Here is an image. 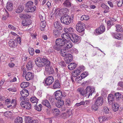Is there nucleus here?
Segmentation results:
<instances>
[{"label": "nucleus", "instance_id": "obj_13", "mask_svg": "<svg viewBox=\"0 0 123 123\" xmlns=\"http://www.w3.org/2000/svg\"><path fill=\"white\" fill-rule=\"evenodd\" d=\"M103 102L104 100L103 97H99L96 99L95 102L100 106H101L103 105Z\"/></svg>", "mask_w": 123, "mask_h": 123}, {"label": "nucleus", "instance_id": "obj_50", "mask_svg": "<svg viewBox=\"0 0 123 123\" xmlns=\"http://www.w3.org/2000/svg\"><path fill=\"white\" fill-rule=\"evenodd\" d=\"M11 113L10 111H6L4 113V115L6 117L9 118L11 116Z\"/></svg>", "mask_w": 123, "mask_h": 123}, {"label": "nucleus", "instance_id": "obj_24", "mask_svg": "<svg viewBox=\"0 0 123 123\" xmlns=\"http://www.w3.org/2000/svg\"><path fill=\"white\" fill-rule=\"evenodd\" d=\"M77 66V64L76 63H72L69 64L68 66V68L70 70H73L75 69Z\"/></svg>", "mask_w": 123, "mask_h": 123}, {"label": "nucleus", "instance_id": "obj_30", "mask_svg": "<svg viewBox=\"0 0 123 123\" xmlns=\"http://www.w3.org/2000/svg\"><path fill=\"white\" fill-rule=\"evenodd\" d=\"M60 53L61 55L63 57H66L68 54V53H67L66 50L64 49L63 48L60 51Z\"/></svg>", "mask_w": 123, "mask_h": 123}, {"label": "nucleus", "instance_id": "obj_19", "mask_svg": "<svg viewBox=\"0 0 123 123\" xmlns=\"http://www.w3.org/2000/svg\"><path fill=\"white\" fill-rule=\"evenodd\" d=\"M24 9V7L23 5H19L17 7L16 10L15 12L17 13H20L22 12Z\"/></svg>", "mask_w": 123, "mask_h": 123}, {"label": "nucleus", "instance_id": "obj_38", "mask_svg": "<svg viewBox=\"0 0 123 123\" xmlns=\"http://www.w3.org/2000/svg\"><path fill=\"white\" fill-rule=\"evenodd\" d=\"M22 24L24 26H27L31 24L30 21L28 20H23L22 22Z\"/></svg>", "mask_w": 123, "mask_h": 123}, {"label": "nucleus", "instance_id": "obj_5", "mask_svg": "<svg viewBox=\"0 0 123 123\" xmlns=\"http://www.w3.org/2000/svg\"><path fill=\"white\" fill-rule=\"evenodd\" d=\"M20 105L23 108H25L28 110L30 109L32 107L31 103L26 101H22L21 102Z\"/></svg>", "mask_w": 123, "mask_h": 123}, {"label": "nucleus", "instance_id": "obj_56", "mask_svg": "<svg viewBox=\"0 0 123 123\" xmlns=\"http://www.w3.org/2000/svg\"><path fill=\"white\" fill-rule=\"evenodd\" d=\"M117 5L118 6H121L123 3V0H118L117 1Z\"/></svg>", "mask_w": 123, "mask_h": 123}, {"label": "nucleus", "instance_id": "obj_34", "mask_svg": "<svg viewBox=\"0 0 123 123\" xmlns=\"http://www.w3.org/2000/svg\"><path fill=\"white\" fill-rule=\"evenodd\" d=\"M36 7L35 6H33V7H30L29 9H28V10H25V11L26 12H33L36 9Z\"/></svg>", "mask_w": 123, "mask_h": 123}, {"label": "nucleus", "instance_id": "obj_49", "mask_svg": "<svg viewBox=\"0 0 123 123\" xmlns=\"http://www.w3.org/2000/svg\"><path fill=\"white\" fill-rule=\"evenodd\" d=\"M88 74V72H85L81 75L80 76L82 79H83L86 77Z\"/></svg>", "mask_w": 123, "mask_h": 123}, {"label": "nucleus", "instance_id": "obj_59", "mask_svg": "<svg viewBox=\"0 0 123 123\" xmlns=\"http://www.w3.org/2000/svg\"><path fill=\"white\" fill-rule=\"evenodd\" d=\"M39 17L41 22L45 21V17H44L41 15H39Z\"/></svg>", "mask_w": 123, "mask_h": 123}, {"label": "nucleus", "instance_id": "obj_33", "mask_svg": "<svg viewBox=\"0 0 123 123\" xmlns=\"http://www.w3.org/2000/svg\"><path fill=\"white\" fill-rule=\"evenodd\" d=\"M114 96L112 94H109L108 97V102H113V101H114Z\"/></svg>", "mask_w": 123, "mask_h": 123}, {"label": "nucleus", "instance_id": "obj_37", "mask_svg": "<svg viewBox=\"0 0 123 123\" xmlns=\"http://www.w3.org/2000/svg\"><path fill=\"white\" fill-rule=\"evenodd\" d=\"M23 118L22 117H18L15 119V123H22Z\"/></svg>", "mask_w": 123, "mask_h": 123}, {"label": "nucleus", "instance_id": "obj_9", "mask_svg": "<svg viewBox=\"0 0 123 123\" xmlns=\"http://www.w3.org/2000/svg\"><path fill=\"white\" fill-rule=\"evenodd\" d=\"M53 77L50 76L47 77L45 80V84L47 86H49L51 85L54 81Z\"/></svg>", "mask_w": 123, "mask_h": 123}, {"label": "nucleus", "instance_id": "obj_10", "mask_svg": "<svg viewBox=\"0 0 123 123\" xmlns=\"http://www.w3.org/2000/svg\"><path fill=\"white\" fill-rule=\"evenodd\" d=\"M65 57V60L66 63H69L72 60V55L68 53Z\"/></svg>", "mask_w": 123, "mask_h": 123}, {"label": "nucleus", "instance_id": "obj_27", "mask_svg": "<svg viewBox=\"0 0 123 123\" xmlns=\"http://www.w3.org/2000/svg\"><path fill=\"white\" fill-rule=\"evenodd\" d=\"M66 44V46L64 47L63 48L64 49H66V50H68L72 47V43L71 42H67Z\"/></svg>", "mask_w": 123, "mask_h": 123}, {"label": "nucleus", "instance_id": "obj_46", "mask_svg": "<svg viewBox=\"0 0 123 123\" xmlns=\"http://www.w3.org/2000/svg\"><path fill=\"white\" fill-rule=\"evenodd\" d=\"M33 3L31 1H29L25 4V7H26L30 8L31 6L33 4Z\"/></svg>", "mask_w": 123, "mask_h": 123}, {"label": "nucleus", "instance_id": "obj_53", "mask_svg": "<svg viewBox=\"0 0 123 123\" xmlns=\"http://www.w3.org/2000/svg\"><path fill=\"white\" fill-rule=\"evenodd\" d=\"M101 6L104 10H109V7L107 6L105 4H102Z\"/></svg>", "mask_w": 123, "mask_h": 123}, {"label": "nucleus", "instance_id": "obj_55", "mask_svg": "<svg viewBox=\"0 0 123 123\" xmlns=\"http://www.w3.org/2000/svg\"><path fill=\"white\" fill-rule=\"evenodd\" d=\"M46 25V24L45 21H41L40 23V27H43V28H45Z\"/></svg>", "mask_w": 123, "mask_h": 123}, {"label": "nucleus", "instance_id": "obj_6", "mask_svg": "<svg viewBox=\"0 0 123 123\" xmlns=\"http://www.w3.org/2000/svg\"><path fill=\"white\" fill-rule=\"evenodd\" d=\"M85 28V24L80 21L77 24L76 29L77 31L79 32H83Z\"/></svg>", "mask_w": 123, "mask_h": 123}, {"label": "nucleus", "instance_id": "obj_17", "mask_svg": "<svg viewBox=\"0 0 123 123\" xmlns=\"http://www.w3.org/2000/svg\"><path fill=\"white\" fill-rule=\"evenodd\" d=\"M63 30L65 32L70 34H72L74 31L73 28L71 27L69 28L64 27Z\"/></svg>", "mask_w": 123, "mask_h": 123}, {"label": "nucleus", "instance_id": "obj_14", "mask_svg": "<svg viewBox=\"0 0 123 123\" xmlns=\"http://www.w3.org/2000/svg\"><path fill=\"white\" fill-rule=\"evenodd\" d=\"M19 17L20 18L22 19L29 18L31 17V14L29 13H21L19 14Z\"/></svg>", "mask_w": 123, "mask_h": 123}, {"label": "nucleus", "instance_id": "obj_16", "mask_svg": "<svg viewBox=\"0 0 123 123\" xmlns=\"http://www.w3.org/2000/svg\"><path fill=\"white\" fill-rule=\"evenodd\" d=\"M33 74L31 72H29L26 74L25 79L29 81L33 79Z\"/></svg>", "mask_w": 123, "mask_h": 123}, {"label": "nucleus", "instance_id": "obj_61", "mask_svg": "<svg viewBox=\"0 0 123 123\" xmlns=\"http://www.w3.org/2000/svg\"><path fill=\"white\" fill-rule=\"evenodd\" d=\"M58 63L59 65L65 67L66 66V64L63 61H61L60 62H59Z\"/></svg>", "mask_w": 123, "mask_h": 123}, {"label": "nucleus", "instance_id": "obj_28", "mask_svg": "<svg viewBox=\"0 0 123 123\" xmlns=\"http://www.w3.org/2000/svg\"><path fill=\"white\" fill-rule=\"evenodd\" d=\"M70 36L67 33H63L62 34L61 37L62 38H63L65 40H67V39H68L70 38Z\"/></svg>", "mask_w": 123, "mask_h": 123}, {"label": "nucleus", "instance_id": "obj_57", "mask_svg": "<svg viewBox=\"0 0 123 123\" xmlns=\"http://www.w3.org/2000/svg\"><path fill=\"white\" fill-rule=\"evenodd\" d=\"M104 111L105 113L107 114L109 113L110 112L108 108L107 107H104Z\"/></svg>", "mask_w": 123, "mask_h": 123}, {"label": "nucleus", "instance_id": "obj_62", "mask_svg": "<svg viewBox=\"0 0 123 123\" xmlns=\"http://www.w3.org/2000/svg\"><path fill=\"white\" fill-rule=\"evenodd\" d=\"M29 92H26L25 93H24V94H22L21 95L22 96L24 97H27L29 95Z\"/></svg>", "mask_w": 123, "mask_h": 123}, {"label": "nucleus", "instance_id": "obj_40", "mask_svg": "<svg viewBox=\"0 0 123 123\" xmlns=\"http://www.w3.org/2000/svg\"><path fill=\"white\" fill-rule=\"evenodd\" d=\"M61 46L59 45V44H57L55 43V44L54 45L53 48L55 49L57 51H60L62 49Z\"/></svg>", "mask_w": 123, "mask_h": 123}, {"label": "nucleus", "instance_id": "obj_31", "mask_svg": "<svg viewBox=\"0 0 123 123\" xmlns=\"http://www.w3.org/2000/svg\"><path fill=\"white\" fill-rule=\"evenodd\" d=\"M72 72V75L74 77H75L79 75L81 71L79 69H77L74 71Z\"/></svg>", "mask_w": 123, "mask_h": 123}, {"label": "nucleus", "instance_id": "obj_12", "mask_svg": "<svg viewBox=\"0 0 123 123\" xmlns=\"http://www.w3.org/2000/svg\"><path fill=\"white\" fill-rule=\"evenodd\" d=\"M58 30H53L54 37H59L61 34L62 30L61 29Z\"/></svg>", "mask_w": 123, "mask_h": 123}, {"label": "nucleus", "instance_id": "obj_21", "mask_svg": "<svg viewBox=\"0 0 123 123\" xmlns=\"http://www.w3.org/2000/svg\"><path fill=\"white\" fill-rule=\"evenodd\" d=\"M6 8L9 11H12L13 9V7L12 3L10 2H7Z\"/></svg>", "mask_w": 123, "mask_h": 123}, {"label": "nucleus", "instance_id": "obj_1", "mask_svg": "<svg viewBox=\"0 0 123 123\" xmlns=\"http://www.w3.org/2000/svg\"><path fill=\"white\" fill-rule=\"evenodd\" d=\"M35 63L37 66L42 67L45 66V72L47 74H53L54 71L52 67L50 66V61L46 58L38 57L35 60Z\"/></svg>", "mask_w": 123, "mask_h": 123}, {"label": "nucleus", "instance_id": "obj_44", "mask_svg": "<svg viewBox=\"0 0 123 123\" xmlns=\"http://www.w3.org/2000/svg\"><path fill=\"white\" fill-rule=\"evenodd\" d=\"M53 10L55 14L56 15H58L61 14L60 13V11L58 8H54L53 9Z\"/></svg>", "mask_w": 123, "mask_h": 123}, {"label": "nucleus", "instance_id": "obj_52", "mask_svg": "<svg viewBox=\"0 0 123 123\" xmlns=\"http://www.w3.org/2000/svg\"><path fill=\"white\" fill-rule=\"evenodd\" d=\"M29 52L30 54L31 55H33L34 53V49L31 47H29Z\"/></svg>", "mask_w": 123, "mask_h": 123}, {"label": "nucleus", "instance_id": "obj_51", "mask_svg": "<svg viewBox=\"0 0 123 123\" xmlns=\"http://www.w3.org/2000/svg\"><path fill=\"white\" fill-rule=\"evenodd\" d=\"M115 96L118 100L120 99L121 98V94L119 92H116L115 94Z\"/></svg>", "mask_w": 123, "mask_h": 123}, {"label": "nucleus", "instance_id": "obj_35", "mask_svg": "<svg viewBox=\"0 0 123 123\" xmlns=\"http://www.w3.org/2000/svg\"><path fill=\"white\" fill-rule=\"evenodd\" d=\"M34 108L35 110L38 111H41L42 110V106L41 104L37 105H36L34 106Z\"/></svg>", "mask_w": 123, "mask_h": 123}, {"label": "nucleus", "instance_id": "obj_7", "mask_svg": "<svg viewBox=\"0 0 123 123\" xmlns=\"http://www.w3.org/2000/svg\"><path fill=\"white\" fill-rule=\"evenodd\" d=\"M55 99L57 100H62V97L64 96L62 95V92L60 90L56 91L54 93Z\"/></svg>", "mask_w": 123, "mask_h": 123}, {"label": "nucleus", "instance_id": "obj_11", "mask_svg": "<svg viewBox=\"0 0 123 123\" xmlns=\"http://www.w3.org/2000/svg\"><path fill=\"white\" fill-rule=\"evenodd\" d=\"M8 44L10 47L13 48L16 47L17 45L16 41L13 39H11L9 40Z\"/></svg>", "mask_w": 123, "mask_h": 123}, {"label": "nucleus", "instance_id": "obj_58", "mask_svg": "<svg viewBox=\"0 0 123 123\" xmlns=\"http://www.w3.org/2000/svg\"><path fill=\"white\" fill-rule=\"evenodd\" d=\"M8 27L10 29H11L13 31H15L16 30V28L11 25H9Z\"/></svg>", "mask_w": 123, "mask_h": 123}, {"label": "nucleus", "instance_id": "obj_15", "mask_svg": "<svg viewBox=\"0 0 123 123\" xmlns=\"http://www.w3.org/2000/svg\"><path fill=\"white\" fill-rule=\"evenodd\" d=\"M105 27L104 25L100 26L99 28L96 29V33L98 34H101L103 32L105 31Z\"/></svg>", "mask_w": 123, "mask_h": 123}, {"label": "nucleus", "instance_id": "obj_8", "mask_svg": "<svg viewBox=\"0 0 123 123\" xmlns=\"http://www.w3.org/2000/svg\"><path fill=\"white\" fill-rule=\"evenodd\" d=\"M67 40H65L63 38H58L56 40L55 43L61 46H63L65 45L67 42Z\"/></svg>", "mask_w": 123, "mask_h": 123}, {"label": "nucleus", "instance_id": "obj_22", "mask_svg": "<svg viewBox=\"0 0 123 123\" xmlns=\"http://www.w3.org/2000/svg\"><path fill=\"white\" fill-rule=\"evenodd\" d=\"M42 104L43 105L49 108L51 107V106L48 101L47 99L43 100L42 102Z\"/></svg>", "mask_w": 123, "mask_h": 123}, {"label": "nucleus", "instance_id": "obj_29", "mask_svg": "<svg viewBox=\"0 0 123 123\" xmlns=\"http://www.w3.org/2000/svg\"><path fill=\"white\" fill-rule=\"evenodd\" d=\"M64 6L67 7H70L71 6V3L70 0H66L63 3Z\"/></svg>", "mask_w": 123, "mask_h": 123}, {"label": "nucleus", "instance_id": "obj_64", "mask_svg": "<svg viewBox=\"0 0 123 123\" xmlns=\"http://www.w3.org/2000/svg\"><path fill=\"white\" fill-rule=\"evenodd\" d=\"M17 40L18 43L20 44H21V39L20 37H18L17 39Z\"/></svg>", "mask_w": 123, "mask_h": 123}, {"label": "nucleus", "instance_id": "obj_23", "mask_svg": "<svg viewBox=\"0 0 123 123\" xmlns=\"http://www.w3.org/2000/svg\"><path fill=\"white\" fill-rule=\"evenodd\" d=\"M33 66V62L31 61H30L27 63L26 67L27 69L28 70L31 69Z\"/></svg>", "mask_w": 123, "mask_h": 123}, {"label": "nucleus", "instance_id": "obj_43", "mask_svg": "<svg viewBox=\"0 0 123 123\" xmlns=\"http://www.w3.org/2000/svg\"><path fill=\"white\" fill-rule=\"evenodd\" d=\"M116 31H117L121 32L123 30V29L121 26L119 25H117L116 26Z\"/></svg>", "mask_w": 123, "mask_h": 123}, {"label": "nucleus", "instance_id": "obj_18", "mask_svg": "<svg viewBox=\"0 0 123 123\" xmlns=\"http://www.w3.org/2000/svg\"><path fill=\"white\" fill-rule=\"evenodd\" d=\"M60 87V85L59 81L57 80H55L53 85L52 88L55 89L59 88Z\"/></svg>", "mask_w": 123, "mask_h": 123}, {"label": "nucleus", "instance_id": "obj_47", "mask_svg": "<svg viewBox=\"0 0 123 123\" xmlns=\"http://www.w3.org/2000/svg\"><path fill=\"white\" fill-rule=\"evenodd\" d=\"M113 25V22L112 21L109 20L107 22L108 29H110L111 26Z\"/></svg>", "mask_w": 123, "mask_h": 123}, {"label": "nucleus", "instance_id": "obj_54", "mask_svg": "<svg viewBox=\"0 0 123 123\" xmlns=\"http://www.w3.org/2000/svg\"><path fill=\"white\" fill-rule=\"evenodd\" d=\"M72 104V101L70 99H68L66 100V104L68 106H70Z\"/></svg>", "mask_w": 123, "mask_h": 123}, {"label": "nucleus", "instance_id": "obj_45", "mask_svg": "<svg viewBox=\"0 0 123 123\" xmlns=\"http://www.w3.org/2000/svg\"><path fill=\"white\" fill-rule=\"evenodd\" d=\"M89 19V18L87 15H82L80 19L81 20H87Z\"/></svg>", "mask_w": 123, "mask_h": 123}, {"label": "nucleus", "instance_id": "obj_26", "mask_svg": "<svg viewBox=\"0 0 123 123\" xmlns=\"http://www.w3.org/2000/svg\"><path fill=\"white\" fill-rule=\"evenodd\" d=\"M61 25L58 21H56L54 23V27L56 29H61Z\"/></svg>", "mask_w": 123, "mask_h": 123}, {"label": "nucleus", "instance_id": "obj_4", "mask_svg": "<svg viewBox=\"0 0 123 123\" xmlns=\"http://www.w3.org/2000/svg\"><path fill=\"white\" fill-rule=\"evenodd\" d=\"M71 39L73 42L77 44L80 43L81 39L80 36L75 34H73L71 35Z\"/></svg>", "mask_w": 123, "mask_h": 123}, {"label": "nucleus", "instance_id": "obj_39", "mask_svg": "<svg viewBox=\"0 0 123 123\" xmlns=\"http://www.w3.org/2000/svg\"><path fill=\"white\" fill-rule=\"evenodd\" d=\"M29 83L28 82H23L20 85L21 87L22 88H25L29 86Z\"/></svg>", "mask_w": 123, "mask_h": 123}, {"label": "nucleus", "instance_id": "obj_3", "mask_svg": "<svg viewBox=\"0 0 123 123\" xmlns=\"http://www.w3.org/2000/svg\"><path fill=\"white\" fill-rule=\"evenodd\" d=\"M61 20L62 23L66 25L69 24L71 22L70 16L67 15L62 16L61 18Z\"/></svg>", "mask_w": 123, "mask_h": 123}, {"label": "nucleus", "instance_id": "obj_2", "mask_svg": "<svg viewBox=\"0 0 123 123\" xmlns=\"http://www.w3.org/2000/svg\"><path fill=\"white\" fill-rule=\"evenodd\" d=\"M78 93L82 96L89 98L91 96L92 93L95 92L94 88L92 86H89L86 87L85 89L83 88H80L77 90Z\"/></svg>", "mask_w": 123, "mask_h": 123}, {"label": "nucleus", "instance_id": "obj_32", "mask_svg": "<svg viewBox=\"0 0 123 123\" xmlns=\"http://www.w3.org/2000/svg\"><path fill=\"white\" fill-rule=\"evenodd\" d=\"M99 106V105L95 102L94 104L91 106V109L92 111H96L97 110Z\"/></svg>", "mask_w": 123, "mask_h": 123}, {"label": "nucleus", "instance_id": "obj_48", "mask_svg": "<svg viewBox=\"0 0 123 123\" xmlns=\"http://www.w3.org/2000/svg\"><path fill=\"white\" fill-rule=\"evenodd\" d=\"M121 34L119 33H117L114 36L115 38L117 39H120L121 38Z\"/></svg>", "mask_w": 123, "mask_h": 123}, {"label": "nucleus", "instance_id": "obj_20", "mask_svg": "<svg viewBox=\"0 0 123 123\" xmlns=\"http://www.w3.org/2000/svg\"><path fill=\"white\" fill-rule=\"evenodd\" d=\"M55 103V105L58 108L61 107L64 105V101L62 100H58Z\"/></svg>", "mask_w": 123, "mask_h": 123}, {"label": "nucleus", "instance_id": "obj_25", "mask_svg": "<svg viewBox=\"0 0 123 123\" xmlns=\"http://www.w3.org/2000/svg\"><path fill=\"white\" fill-rule=\"evenodd\" d=\"M112 109L114 111L116 112L118 110L119 108V105L117 104H112Z\"/></svg>", "mask_w": 123, "mask_h": 123}, {"label": "nucleus", "instance_id": "obj_42", "mask_svg": "<svg viewBox=\"0 0 123 123\" xmlns=\"http://www.w3.org/2000/svg\"><path fill=\"white\" fill-rule=\"evenodd\" d=\"M30 101L33 103H36L37 104L38 100L37 98L35 97H32L30 99Z\"/></svg>", "mask_w": 123, "mask_h": 123}, {"label": "nucleus", "instance_id": "obj_63", "mask_svg": "<svg viewBox=\"0 0 123 123\" xmlns=\"http://www.w3.org/2000/svg\"><path fill=\"white\" fill-rule=\"evenodd\" d=\"M118 86L123 88V82L120 81L119 82L118 84Z\"/></svg>", "mask_w": 123, "mask_h": 123}, {"label": "nucleus", "instance_id": "obj_36", "mask_svg": "<svg viewBox=\"0 0 123 123\" xmlns=\"http://www.w3.org/2000/svg\"><path fill=\"white\" fill-rule=\"evenodd\" d=\"M52 112L54 115L55 116H57L59 115L60 113V111L57 109H54L52 110Z\"/></svg>", "mask_w": 123, "mask_h": 123}, {"label": "nucleus", "instance_id": "obj_41", "mask_svg": "<svg viewBox=\"0 0 123 123\" xmlns=\"http://www.w3.org/2000/svg\"><path fill=\"white\" fill-rule=\"evenodd\" d=\"M4 15H3L2 20H5L7 18L9 17V14L8 12L6 11Z\"/></svg>", "mask_w": 123, "mask_h": 123}, {"label": "nucleus", "instance_id": "obj_60", "mask_svg": "<svg viewBox=\"0 0 123 123\" xmlns=\"http://www.w3.org/2000/svg\"><path fill=\"white\" fill-rule=\"evenodd\" d=\"M28 91L27 90L25 89L22 90L20 92V94L21 95L24 94V93H25L26 92H28Z\"/></svg>", "mask_w": 123, "mask_h": 123}]
</instances>
